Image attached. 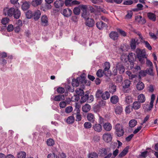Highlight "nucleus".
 <instances>
[{"mask_svg":"<svg viewBox=\"0 0 158 158\" xmlns=\"http://www.w3.org/2000/svg\"><path fill=\"white\" fill-rule=\"evenodd\" d=\"M51 5L47 3H45L44 4H42L40 6V9L45 12L51 9Z\"/></svg>","mask_w":158,"mask_h":158,"instance_id":"obj_8","label":"nucleus"},{"mask_svg":"<svg viewBox=\"0 0 158 158\" xmlns=\"http://www.w3.org/2000/svg\"><path fill=\"white\" fill-rule=\"evenodd\" d=\"M103 129L106 131H110L112 128L111 124L109 123H105L103 125Z\"/></svg>","mask_w":158,"mask_h":158,"instance_id":"obj_17","label":"nucleus"},{"mask_svg":"<svg viewBox=\"0 0 158 158\" xmlns=\"http://www.w3.org/2000/svg\"><path fill=\"white\" fill-rule=\"evenodd\" d=\"M9 21V19L7 17H5L2 19L1 23L4 25L7 24Z\"/></svg>","mask_w":158,"mask_h":158,"instance_id":"obj_58","label":"nucleus"},{"mask_svg":"<svg viewBox=\"0 0 158 158\" xmlns=\"http://www.w3.org/2000/svg\"><path fill=\"white\" fill-rule=\"evenodd\" d=\"M137 89L139 90H142L144 88V85L141 82H139L136 85Z\"/></svg>","mask_w":158,"mask_h":158,"instance_id":"obj_38","label":"nucleus"},{"mask_svg":"<svg viewBox=\"0 0 158 158\" xmlns=\"http://www.w3.org/2000/svg\"><path fill=\"white\" fill-rule=\"evenodd\" d=\"M116 86L114 84H112L109 89V91L110 93H113L116 91Z\"/></svg>","mask_w":158,"mask_h":158,"instance_id":"obj_44","label":"nucleus"},{"mask_svg":"<svg viewBox=\"0 0 158 158\" xmlns=\"http://www.w3.org/2000/svg\"><path fill=\"white\" fill-rule=\"evenodd\" d=\"M103 71L101 69L98 70L97 72L96 75L97 76L99 77H101L103 76Z\"/></svg>","mask_w":158,"mask_h":158,"instance_id":"obj_59","label":"nucleus"},{"mask_svg":"<svg viewBox=\"0 0 158 158\" xmlns=\"http://www.w3.org/2000/svg\"><path fill=\"white\" fill-rule=\"evenodd\" d=\"M73 12L74 14L77 15H79L80 12L79 8L77 7H75L73 10Z\"/></svg>","mask_w":158,"mask_h":158,"instance_id":"obj_53","label":"nucleus"},{"mask_svg":"<svg viewBox=\"0 0 158 158\" xmlns=\"http://www.w3.org/2000/svg\"><path fill=\"white\" fill-rule=\"evenodd\" d=\"M93 128L94 130L97 132H100L102 130V127L101 124L96 123L93 126Z\"/></svg>","mask_w":158,"mask_h":158,"instance_id":"obj_12","label":"nucleus"},{"mask_svg":"<svg viewBox=\"0 0 158 158\" xmlns=\"http://www.w3.org/2000/svg\"><path fill=\"white\" fill-rule=\"evenodd\" d=\"M117 30L121 36L124 37L127 36V33L123 30L120 29H118Z\"/></svg>","mask_w":158,"mask_h":158,"instance_id":"obj_54","label":"nucleus"},{"mask_svg":"<svg viewBox=\"0 0 158 158\" xmlns=\"http://www.w3.org/2000/svg\"><path fill=\"white\" fill-rule=\"evenodd\" d=\"M137 122L135 119H132L129 122V126L131 127H134L137 124Z\"/></svg>","mask_w":158,"mask_h":158,"instance_id":"obj_42","label":"nucleus"},{"mask_svg":"<svg viewBox=\"0 0 158 158\" xmlns=\"http://www.w3.org/2000/svg\"><path fill=\"white\" fill-rule=\"evenodd\" d=\"M115 112L117 114H120L123 111V108L121 105H119L115 106L114 108Z\"/></svg>","mask_w":158,"mask_h":158,"instance_id":"obj_20","label":"nucleus"},{"mask_svg":"<svg viewBox=\"0 0 158 158\" xmlns=\"http://www.w3.org/2000/svg\"><path fill=\"white\" fill-rule=\"evenodd\" d=\"M137 39H132L131 40V47L132 49H134L136 48V44H139Z\"/></svg>","mask_w":158,"mask_h":158,"instance_id":"obj_19","label":"nucleus"},{"mask_svg":"<svg viewBox=\"0 0 158 158\" xmlns=\"http://www.w3.org/2000/svg\"><path fill=\"white\" fill-rule=\"evenodd\" d=\"M76 121H79L81 120V116L80 113V110L78 108L77 109V113L76 114Z\"/></svg>","mask_w":158,"mask_h":158,"instance_id":"obj_39","label":"nucleus"},{"mask_svg":"<svg viewBox=\"0 0 158 158\" xmlns=\"http://www.w3.org/2000/svg\"><path fill=\"white\" fill-rule=\"evenodd\" d=\"M80 102L81 103H82L85 102L87 101V94H85V95H83L81 96Z\"/></svg>","mask_w":158,"mask_h":158,"instance_id":"obj_51","label":"nucleus"},{"mask_svg":"<svg viewBox=\"0 0 158 158\" xmlns=\"http://www.w3.org/2000/svg\"><path fill=\"white\" fill-rule=\"evenodd\" d=\"M133 101V98L131 96H127L125 97V102L127 104H130Z\"/></svg>","mask_w":158,"mask_h":158,"instance_id":"obj_35","label":"nucleus"},{"mask_svg":"<svg viewBox=\"0 0 158 158\" xmlns=\"http://www.w3.org/2000/svg\"><path fill=\"white\" fill-rule=\"evenodd\" d=\"M13 15L15 18L16 19L19 18L21 15V12L20 10L18 9L15 10V11Z\"/></svg>","mask_w":158,"mask_h":158,"instance_id":"obj_30","label":"nucleus"},{"mask_svg":"<svg viewBox=\"0 0 158 158\" xmlns=\"http://www.w3.org/2000/svg\"><path fill=\"white\" fill-rule=\"evenodd\" d=\"M123 77L121 75H118L115 77L114 79L117 83L121 82L123 80Z\"/></svg>","mask_w":158,"mask_h":158,"instance_id":"obj_50","label":"nucleus"},{"mask_svg":"<svg viewBox=\"0 0 158 158\" xmlns=\"http://www.w3.org/2000/svg\"><path fill=\"white\" fill-rule=\"evenodd\" d=\"M147 16L152 21H155L156 20V16L152 12H148L147 13Z\"/></svg>","mask_w":158,"mask_h":158,"instance_id":"obj_29","label":"nucleus"},{"mask_svg":"<svg viewBox=\"0 0 158 158\" xmlns=\"http://www.w3.org/2000/svg\"><path fill=\"white\" fill-rule=\"evenodd\" d=\"M110 148H102L99 151L100 155L102 157H103L106 155L107 153L109 152Z\"/></svg>","mask_w":158,"mask_h":158,"instance_id":"obj_10","label":"nucleus"},{"mask_svg":"<svg viewBox=\"0 0 158 158\" xmlns=\"http://www.w3.org/2000/svg\"><path fill=\"white\" fill-rule=\"evenodd\" d=\"M98 155L95 152H93L89 153L88 155V158H98Z\"/></svg>","mask_w":158,"mask_h":158,"instance_id":"obj_48","label":"nucleus"},{"mask_svg":"<svg viewBox=\"0 0 158 158\" xmlns=\"http://www.w3.org/2000/svg\"><path fill=\"white\" fill-rule=\"evenodd\" d=\"M114 129L115 134L118 137L123 136L124 133L123 127L121 124H116L115 126Z\"/></svg>","mask_w":158,"mask_h":158,"instance_id":"obj_2","label":"nucleus"},{"mask_svg":"<svg viewBox=\"0 0 158 158\" xmlns=\"http://www.w3.org/2000/svg\"><path fill=\"white\" fill-rule=\"evenodd\" d=\"M18 23L19 25L16 26L14 28V31L16 32H19L20 30V27L22 25V21L20 20H18Z\"/></svg>","mask_w":158,"mask_h":158,"instance_id":"obj_33","label":"nucleus"},{"mask_svg":"<svg viewBox=\"0 0 158 158\" xmlns=\"http://www.w3.org/2000/svg\"><path fill=\"white\" fill-rule=\"evenodd\" d=\"M74 117L71 116L68 118L67 120V122L68 124H72L74 122Z\"/></svg>","mask_w":158,"mask_h":158,"instance_id":"obj_46","label":"nucleus"},{"mask_svg":"<svg viewBox=\"0 0 158 158\" xmlns=\"http://www.w3.org/2000/svg\"><path fill=\"white\" fill-rule=\"evenodd\" d=\"M95 24L94 21L93 19H89V18L86 20L85 24L86 26L89 27H93Z\"/></svg>","mask_w":158,"mask_h":158,"instance_id":"obj_9","label":"nucleus"},{"mask_svg":"<svg viewBox=\"0 0 158 158\" xmlns=\"http://www.w3.org/2000/svg\"><path fill=\"white\" fill-rule=\"evenodd\" d=\"M116 68L120 74L123 73L125 71L124 67L121 63L118 64L116 66Z\"/></svg>","mask_w":158,"mask_h":158,"instance_id":"obj_13","label":"nucleus"},{"mask_svg":"<svg viewBox=\"0 0 158 158\" xmlns=\"http://www.w3.org/2000/svg\"><path fill=\"white\" fill-rule=\"evenodd\" d=\"M102 138L104 141L107 143L110 142L112 139V136L110 133H104Z\"/></svg>","mask_w":158,"mask_h":158,"instance_id":"obj_6","label":"nucleus"},{"mask_svg":"<svg viewBox=\"0 0 158 158\" xmlns=\"http://www.w3.org/2000/svg\"><path fill=\"white\" fill-rule=\"evenodd\" d=\"M133 15V12L131 10L128 11H127V14L125 16V19H131Z\"/></svg>","mask_w":158,"mask_h":158,"instance_id":"obj_47","label":"nucleus"},{"mask_svg":"<svg viewBox=\"0 0 158 158\" xmlns=\"http://www.w3.org/2000/svg\"><path fill=\"white\" fill-rule=\"evenodd\" d=\"M91 109V106L88 104H86L82 106V111L85 112H88Z\"/></svg>","mask_w":158,"mask_h":158,"instance_id":"obj_32","label":"nucleus"},{"mask_svg":"<svg viewBox=\"0 0 158 158\" xmlns=\"http://www.w3.org/2000/svg\"><path fill=\"white\" fill-rule=\"evenodd\" d=\"M87 117L88 120L91 122L94 123L95 121L94 115L91 113H88Z\"/></svg>","mask_w":158,"mask_h":158,"instance_id":"obj_28","label":"nucleus"},{"mask_svg":"<svg viewBox=\"0 0 158 158\" xmlns=\"http://www.w3.org/2000/svg\"><path fill=\"white\" fill-rule=\"evenodd\" d=\"M121 60L123 62L127 63L128 61V55L123 54L121 56Z\"/></svg>","mask_w":158,"mask_h":158,"instance_id":"obj_37","label":"nucleus"},{"mask_svg":"<svg viewBox=\"0 0 158 158\" xmlns=\"http://www.w3.org/2000/svg\"><path fill=\"white\" fill-rule=\"evenodd\" d=\"M138 100L140 103H143L145 102L146 100V98L145 95L141 94L139 95L138 97Z\"/></svg>","mask_w":158,"mask_h":158,"instance_id":"obj_24","label":"nucleus"},{"mask_svg":"<svg viewBox=\"0 0 158 158\" xmlns=\"http://www.w3.org/2000/svg\"><path fill=\"white\" fill-rule=\"evenodd\" d=\"M84 127L85 128L89 129L92 127V124L90 122H86L84 124Z\"/></svg>","mask_w":158,"mask_h":158,"instance_id":"obj_60","label":"nucleus"},{"mask_svg":"<svg viewBox=\"0 0 158 158\" xmlns=\"http://www.w3.org/2000/svg\"><path fill=\"white\" fill-rule=\"evenodd\" d=\"M64 95L59 94L56 96L54 98V100L55 101H60L64 100Z\"/></svg>","mask_w":158,"mask_h":158,"instance_id":"obj_26","label":"nucleus"},{"mask_svg":"<svg viewBox=\"0 0 158 158\" xmlns=\"http://www.w3.org/2000/svg\"><path fill=\"white\" fill-rule=\"evenodd\" d=\"M56 91L58 93L63 94L65 92V89L63 87H59L57 88Z\"/></svg>","mask_w":158,"mask_h":158,"instance_id":"obj_57","label":"nucleus"},{"mask_svg":"<svg viewBox=\"0 0 158 158\" xmlns=\"http://www.w3.org/2000/svg\"><path fill=\"white\" fill-rule=\"evenodd\" d=\"M79 82H81V83H86V80H85V77L83 75L81 76L80 77H78Z\"/></svg>","mask_w":158,"mask_h":158,"instance_id":"obj_45","label":"nucleus"},{"mask_svg":"<svg viewBox=\"0 0 158 158\" xmlns=\"http://www.w3.org/2000/svg\"><path fill=\"white\" fill-rule=\"evenodd\" d=\"M15 11V8L11 7L9 8L6 7L4 8L3 10V14L5 16L7 15L9 17L12 16Z\"/></svg>","mask_w":158,"mask_h":158,"instance_id":"obj_4","label":"nucleus"},{"mask_svg":"<svg viewBox=\"0 0 158 158\" xmlns=\"http://www.w3.org/2000/svg\"><path fill=\"white\" fill-rule=\"evenodd\" d=\"M41 21L42 25L44 26H47L48 25V19L45 15L41 17Z\"/></svg>","mask_w":158,"mask_h":158,"instance_id":"obj_16","label":"nucleus"},{"mask_svg":"<svg viewBox=\"0 0 158 158\" xmlns=\"http://www.w3.org/2000/svg\"><path fill=\"white\" fill-rule=\"evenodd\" d=\"M87 101L88 102H91L93 101L94 98L93 95H90L89 96L87 94Z\"/></svg>","mask_w":158,"mask_h":158,"instance_id":"obj_63","label":"nucleus"},{"mask_svg":"<svg viewBox=\"0 0 158 158\" xmlns=\"http://www.w3.org/2000/svg\"><path fill=\"white\" fill-rule=\"evenodd\" d=\"M75 92L79 96H82L84 94L83 90L80 88L76 89Z\"/></svg>","mask_w":158,"mask_h":158,"instance_id":"obj_40","label":"nucleus"},{"mask_svg":"<svg viewBox=\"0 0 158 158\" xmlns=\"http://www.w3.org/2000/svg\"><path fill=\"white\" fill-rule=\"evenodd\" d=\"M97 27L99 30H102L107 27V25L102 21L98 22L96 24Z\"/></svg>","mask_w":158,"mask_h":158,"instance_id":"obj_7","label":"nucleus"},{"mask_svg":"<svg viewBox=\"0 0 158 158\" xmlns=\"http://www.w3.org/2000/svg\"><path fill=\"white\" fill-rule=\"evenodd\" d=\"M64 4V2L62 0H56L54 3V5L56 8L61 7Z\"/></svg>","mask_w":158,"mask_h":158,"instance_id":"obj_11","label":"nucleus"},{"mask_svg":"<svg viewBox=\"0 0 158 158\" xmlns=\"http://www.w3.org/2000/svg\"><path fill=\"white\" fill-rule=\"evenodd\" d=\"M41 15V12L40 10H35L33 13V16L34 19L35 20H37L40 18Z\"/></svg>","mask_w":158,"mask_h":158,"instance_id":"obj_15","label":"nucleus"},{"mask_svg":"<svg viewBox=\"0 0 158 158\" xmlns=\"http://www.w3.org/2000/svg\"><path fill=\"white\" fill-rule=\"evenodd\" d=\"M141 104L138 101H135L133 103L132 109L136 110L139 109L141 107Z\"/></svg>","mask_w":158,"mask_h":158,"instance_id":"obj_18","label":"nucleus"},{"mask_svg":"<svg viewBox=\"0 0 158 158\" xmlns=\"http://www.w3.org/2000/svg\"><path fill=\"white\" fill-rule=\"evenodd\" d=\"M119 101V98L116 95H114L110 98V102L113 104H116Z\"/></svg>","mask_w":158,"mask_h":158,"instance_id":"obj_23","label":"nucleus"},{"mask_svg":"<svg viewBox=\"0 0 158 158\" xmlns=\"http://www.w3.org/2000/svg\"><path fill=\"white\" fill-rule=\"evenodd\" d=\"M127 147L125 148L123 151L121 152L118 155V157L119 158H121L124 156L128 152V148Z\"/></svg>","mask_w":158,"mask_h":158,"instance_id":"obj_31","label":"nucleus"},{"mask_svg":"<svg viewBox=\"0 0 158 158\" xmlns=\"http://www.w3.org/2000/svg\"><path fill=\"white\" fill-rule=\"evenodd\" d=\"M152 68L153 67L150 68L149 69H147L146 70V72L147 73L151 76L154 75V73L153 72Z\"/></svg>","mask_w":158,"mask_h":158,"instance_id":"obj_56","label":"nucleus"},{"mask_svg":"<svg viewBox=\"0 0 158 158\" xmlns=\"http://www.w3.org/2000/svg\"><path fill=\"white\" fill-rule=\"evenodd\" d=\"M30 3L29 2L25 1L23 3L22 6V8L23 10H27L30 7Z\"/></svg>","mask_w":158,"mask_h":158,"instance_id":"obj_27","label":"nucleus"},{"mask_svg":"<svg viewBox=\"0 0 158 158\" xmlns=\"http://www.w3.org/2000/svg\"><path fill=\"white\" fill-rule=\"evenodd\" d=\"M131 82L130 81L127 79L124 81L123 84V88L126 89L128 88L130 86Z\"/></svg>","mask_w":158,"mask_h":158,"instance_id":"obj_21","label":"nucleus"},{"mask_svg":"<svg viewBox=\"0 0 158 158\" xmlns=\"http://www.w3.org/2000/svg\"><path fill=\"white\" fill-rule=\"evenodd\" d=\"M110 64L109 62H106L105 63V68L103 70V73L106 76L107 75L106 74V71H108L110 69Z\"/></svg>","mask_w":158,"mask_h":158,"instance_id":"obj_22","label":"nucleus"},{"mask_svg":"<svg viewBox=\"0 0 158 158\" xmlns=\"http://www.w3.org/2000/svg\"><path fill=\"white\" fill-rule=\"evenodd\" d=\"M43 0H34L31 2V4L34 7H36L40 5L42 3Z\"/></svg>","mask_w":158,"mask_h":158,"instance_id":"obj_25","label":"nucleus"},{"mask_svg":"<svg viewBox=\"0 0 158 158\" xmlns=\"http://www.w3.org/2000/svg\"><path fill=\"white\" fill-rule=\"evenodd\" d=\"M143 43L144 44L145 46L148 49L150 50H152V47L147 41L144 40L143 41Z\"/></svg>","mask_w":158,"mask_h":158,"instance_id":"obj_55","label":"nucleus"},{"mask_svg":"<svg viewBox=\"0 0 158 158\" xmlns=\"http://www.w3.org/2000/svg\"><path fill=\"white\" fill-rule=\"evenodd\" d=\"M26 156V154L25 152L23 151L19 152L17 155L18 158H25Z\"/></svg>","mask_w":158,"mask_h":158,"instance_id":"obj_41","label":"nucleus"},{"mask_svg":"<svg viewBox=\"0 0 158 158\" xmlns=\"http://www.w3.org/2000/svg\"><path fill=\"white\" fill-rule=\"evenodd\" d=\"M47 143L48 146H51L54 145V142L52 139H49L47 141Z\"/></svg>","mask_w":158,"mask_h":158,"instance_id":"obj_49","label":"nucleus"},{"mask_svg":"<svg viewBox=\"0 0 158 158\" xmlns=\"http://www.w3.org/2000/svg\"><path fill=\"white\" fill-rule=\"evenodd\" d=\"M110 96V94L109 92L105 91L102 95V97L103 100L108 99Z\"/></svg>","mask_w":158,"mask_h":158,"instance_id":"obj_34","label":"nucleus"},{"mask_svg":"<svg viewBox=\"0 0 158 158\" xmlns=\"http://www.w3.org/2000/svg\"><path fill=\"white\" fill-rule=\"evenodd\" d=\"M102 92L101 90H98L96 94V97L97 98H99L102 94Z\"/></svg>","mask_w":158,"mask_h":158,"instance_id":"obj_62","label":"nucleus"},{"mask_svg":"<svg viewBox=\"0 0 158 158\" xmlns=\"http://www.w3.org/2000/svg\"><path fill=\"white\" fill-rule=\"evenodd\" d=\"M136 53L139 61L141 64H144L145 62L144 59L147 58L145 52L139 48H137L136 49Z\"/></svg>","mask_w":158,"mask_h":158,"instance_id":"obj_1","label":"nucleus"},{"mask_svg":"<svg viewBox=\"0 0 158 158\" xmlns=\"http://www.w3.org/2000/svg\"><path fill=\"white\" fill-rule=\"evenodd\" d=\"M79 84V81L78 78L77 79H73L72 80V85L73 87L76 86H78Z\"/></svg>","mask_w":158,"mask_h":158,"instance_id":"obj_36","label":"nucleus"},{"mask_svg":"<svg viewBox=\"0 0 158 158\" xmlns=\"http://www.w3.org/2000/svg\"><path fill=\"white\" fill-rule=\"evenodd\" d=\"M109 36L111 39L115 41L118 40L119 35L117 32L112 31L110 33Z\"/></svg>","mask_w":158,"mask_h":158,"instance_id":"obj_5","label":"nucleus"},{"mask_svg":"<svg viewBox=\"0 0 158 158\" xmlns=\"http://www.w3.org/2000/svg\"><path fill=\"white\" fill-rule=\"evenodd\" d=\"M72 11L70 9H64L62 12V14L66 17H69L72 14Z\"/></svg>","mask_w":158,"mask_h":158,"instance_id":"obj_14","label":"nucleus"},{"mask_svg":"<svg viewBox=\"0 0 158 158\" xmlns=\"http://www.w3.org/2000/svg\"><path fill=\"white\" fill-rule=\"evenodd\" d=\"M135 56V54L132 53H131L129 54L128 55V61H134L135 59L134 57Z\"/></svg>","mask_w":158,"mask_h":158,"instance_id":"obj_43","label":"nucleus"},{"mask_svg":"<svg viewBox=\"0 0 158 158\" xmlns=\"http://www.w3.org/2000/svg\"><path fill=\"white\" fill-rule=\"evenodd\" d=\"M73 110V108L72 106H69L66 107L65 109V112L67 113H70Z\"/></svg>","mask_w":158,"mask_h":158,"instance_id":"obj_61","label":"nucleus"},{"mask_svg":"<svg viewBox=\"0 0 158 158\" xmlns=\"http://www.w3.org/2000/svg\"><path fill=\"white\" fill-rule=\"evenodd\" d=\"M80 8L82 10L81 14V16L85 19H87L89 18V12L87 11V6L86 5H80L79 6Z\"/></svg>","mask_w":158,"mask_h":158,"instance_id":"obj_3","label":"nucleus"},{"mask_svg":"<svg viewBox=\"0 0 158 158\" xmlns=\"http://www.w3.org/2000/svg\"><path fill=\"white\" fill-rule=\"evenodd\" d=\"M133 3V1L131 0L125 1L123 4L125 5H130Z\"/></svg>","mask_w":158,"mask_h":158,"instance_id":"obj_64","label":"nucleus"},{"mask_svg":"<svg viewBox=\"0 0 158 158\" xmlns=\"http://www.w3.org/2000/svg\"><path fill=\"white\" fill-rule=\"evenodd\" d=\"M33 15V13L30 10H29L26 13V17L28 19H31Z\"/></svg>","mask_w":158,"mask_h":158,"instance_id":"obj_52","label":"nucleus"}]
</instances>
